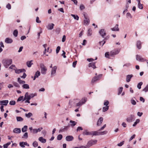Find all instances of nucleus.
Returning <instances> with one entry per match:
<instances>
[{"label":"nucleus","instance_id":"nucleus-1","mask_svg":"<svg viewBox=\"0 0 148 148\" xmlns=\"http://www.w3.org/2000/svg\"><path fill=\"white\" fill-rule=\"evenodd\" d=\"M12 62V60L11 59L5 58L3 59L2 61L3 64L6 68H8Z\"/></svg>","mask_w":148,"mask_h":148},{"label":"nucleus","instance_id":"nucleus-2","mask_svg":"<svg viewBox=\"0 0 148 148\" xmlns=\"http://www.w3.org/2000/svg\"><path fill=\"white\" fill-rule=\"evenodd\" d=\"M96 131L88 132L87 130H85L83 132V134L85 135L96 136Z\"/></svg>","mask_w":148,"mask_h":148},{"label":"nucleus","instance_id":"nucleus-3","mask_svg":"<svg viewBox=\"0 0 148 148\" xmlns=\"http://www.w3.org/2000/svg\"><path fill=\"white\" fill-rule=\"evenodd\" d=\"M83 14L84 18V24L85 25H88L89 24L90 21L89 18H88L87 15L85 12H83Z\"/></svg>","mask_w":148,"mask_h":148},{"label":"nucleus","instance_id":"nucleus-4","mask_svg":"<svg viewBox=\"0 0 148 148\" xmlns=\"http://www.w3.org/2000/svg\"><path fill=\"white\" fill-rule=\"evenodd\" d=\"M40 67L41 69V72L42 74H45L46 73L47 69L43 63L40 64Z\"/></svg>","mask_w":148,"mask_h":148},{"label":"nucleus","instance_id":"nucleus-5","mask_svg":"<svg viewBox=\"0 0 148 148\" xmlns=\"http://www.w3.org/2000/svg\"><path fill=\"white\" fill-rule=\"evenodd\" d=\"M120 50L118 49H115L110 51V56L114 57L115 55L118 54L120 52Z\"/></svg>","mask_w":148,"mask_h":148},{"label":"nucleus","instance_id":"nucleus-6","mask_svg":"<svg viewBox=\"0 0 148 148\" xmlns=\"http://www.w3.org/2000/svg\"><path fill=\"white\" fill-rule=\"evenodd\" d=\"M135 119L134 116L133 114H131L130 116L127 118L126 121L128 122H131L134 121Z\"/></svg>","mask_w":148,"mask_h":148},{"label":"nucleus","instance_id":"nucleus-7","mask_svg":"<svg viewBox=\"0 0 148 148\" xmlns=\"http://www.w3.org/2000/svg\"><path fill=\"white\" fill-rule=\"evenodd\" d=\"M87 101V99L86 98L82 99L79 102L77 103L76 105L77 106H81L82 104H84Z\"/></svg>","mask_w":148,"mask_h":148},{"label":"nucleus","instance_id":"nucleus-8","mask_svg":"<svg viewBox=\"0 0 148 148\" xmlns=\"http://www.w3.org/2000/svg\"><path fill=\"white\" fill-rule=\"evenodd\" d=\"M99 33L100 35L103 38H104L105 36L106 35V31L105 29H103L100 30L99 31Z\"/></svg>","mask_w":148,"mask_h":148},{"label":"nucleus","instance_id":"nucleus-9","mask_svg":"<svg viewBox=\"0 0 148 148\" xmlns=\"http://www.w3.org/2000/svg\"><path fill=\"white\" fill-rule=\"evenodd\" d=\"M97 142V140H91L89 141L87 143V145L89 147L91 146L92 145L96 144Z\"/></svg>","mask_w":148,"mask_h":148},{"label":"nucleus","instance_id":"nucleus-10","mask_svg":"<svg viewBox=\"0 0 148 148\" xmlns=\"http://www.w3.org/2000/svg\"><path fill=\"white\" fill-rule=\"evenodd\" d=\"M70 126L69 125H67L64 126V127L61 128L59 130V132L61 133L64 132L65 131H67L68 129L69 128Z\"/></svg>","mask_w":148,"mask_h":148},{"label":"nucleus","instance_id":"nucleus-11","mask_svg":"<svg viewBox=\"0 0 148 148\" xmlns=\"http://www.w3.org/2000/svg\"><path fill=\"white\" fill-rule=\"evenodd\" d=\"M136 59L137 60L141 62H144L146 61V59L143 58L141 56L138 55L136 56Z\"/></svg>","mask_w":148,"mask_h":148},{"label":"nucleus","instance_id":"nucleus-12","mask_svg":"<svg viewBox=\"0 0 148 148\" xmlns=\"http://www.w3.org/2000/svg\"><path fill=\"white\" fill-rule=\"evenodd\" d=\"M108 133L107 131H104L102 132H99L96 131V136L102 135L106 134Z\"/></svg>","mask_w":148,"mask_h":148},{"label":"nucleus","instance_id":"nucleus-13","mask_svg":"<svg viewBox=\"0 0 148 148\" xmlns=\"http://www.w3.org/2000/svg\"><path fill=\"white\" fill-rule=\"evenodd\" d=\"M57 67L56 66H54L52 69L51 71V75L53 76L56 73Z\"/></svg>","mask_w":148,"mask_h":148},{"label":"nucleus","instance_id":"nucleus-14","mask_svg":"<svg viewBox=\"0 0 148 148\" xmlns=\"http://www.w3.org/2000/svg\"><path fill=\"white\" fill-rule=\"evenodd\" d=\"M15 70V73L17 74H19L20 73L23 72H25L26 71V70L25 69H16Z\"/></svg>","mask_w":148,"mask_h":148},{"label":"nucleus","instance_id":"nucleus-15","mask_svg":"<svg viewBox=\"0 0 148 148\" xmlns=\"http://www.w3.org/2000/svg\"><path fill=\"white\" fill-rule=\"evenodd\" d=\"M73 137L72 136H68L66 137V140L68 141H71L73 140Z\"/></svg>","mask_w":148,"mask_h":148},{"label":"nucleus","instance_id":"nucleus-16","mask_svg":"<svg viewBox=\"0 0 148 148\" xmlns=\"http://www.w3.org/2000/svg\"><path fill=\"white\" fill-rule=\"evenodd\" d=\"M133 76V75H127L126 78V81L127 82H129L131 78Z\"/></svg>","mask_w":148,"mask_h":148},{"label":"nucleus","instance_id":"nucleus-17","mask_svg":"<svg viewBox=\"0 0 148 148\" xmlns=\"http://www.w3.org/2000/svg\"><path fill=\"white\" fill-rule=\"evenodd\" d=\"M101 75H99L98 76H95L92 79V82L94 83L99 79V77L101 76Z\"/></svg>","mask_w":148,"mask_h":148},{"label":"nucleus","instance_id":"nucleus-18","mask_svg":"<svg viewBox=\"0 0 148 148\" xmlns=\"http://www.w3.org/2000/svg\"><path fill=\"white\" fill-rule=\"evenodd\" d=\"M5 41L6 43H11L13 42L12 40L9 38H6Z\"/></svg>","mask_w":148,"mask_h":148},{"label":"nucleus","instance_id":"nucleus-19","mask_svg":"<svg viewBox=\"0 0 148 148\" xmlns=\"http://www.w3.org/2000/svg\"><path fill=\"white\" fill-rule=\"evenodd\" d=\"M26 99H30V96L28 92H26L25 93L23 101L26 100Z\"/></svg>","mask_w":148,"mask_h":148},{"label":"nucleus","instance_id":"nucleus-20","mask_svg":"<svg viewBox=\"0 0 148 148\" xmlns=\"http://www.w3.org/2000/svg\"><path fill=\"white\" fill-rule=\"evenodd\" d=\"M40 75V72L39 71H37L35 73L33 80H34L36 78L38 77Z\"/></svg>","mask_w":148,"mask_h":148},{"label":"nucleus","instance_id":"nucleus-21","mask_svg":"<svg viewBox=\"0 0 148 148\" xmlns=\"http://www.w3.org/2000/svg\"><path fill=\"white\" fill-rule=\"evenodd\" d=\"M119 25L116 24L115 26L113 28L111 29L112 31H119V29L118 27Z\"/></svg>","mask_w":148,"mask_h":148},{"label":"nucleus","instance_id":"nucleus-22","mask_svg":"<svg viewBox=\"0 0 148 148\" xmlns=\"http://www.w3.org/2000/svg\"><path fill=\"white\" fill-rule=\"evenodd\" d=\"M13 132L15 133H20L21 132V130L20 128H15L14 129Z\"/></svg>","mask_w":148,"mask_h":148},{"label":"nucleus","instance_id":"nucleus-23","mask_svg":"<svg viewBox=\"0 0 148 148\" xmlns=\"http://www.w3.org/2000/svg\"><path fill=\"white\" fill-rule=\"evenodd\" d=\"M103 118H102V117H100L99 119L97 122V125H101V123H102V122L103 121Z\"/></svg>","mask_w":148,"mask_h":148},{"label":"nucleus","instance_id":"nucleus-24","mask_svg":"<svg viewBox=\"0 0 148 148\" xmlns=\"http://www.w3.org/2000/svg\"><path fill=\"white\" fill-rule=\"evenodd\" d=\"M8 103V100H5L0 101V103L3 105L6 106Z\"/></svg>","mask_w":148,"mask_h":148},{"label":"nucleus","instance_id":"nucleus-25","mask_svg":"<svg viewBox=\"0 0 148 148\" xmlns=\"http://www.w3.org/2000/svg\"><path fill=\"white\" fill-rule=\"evenodd\" d=\"M88 66L89 67H92L94 69L96 68L95 63L93 62L90 63L88 65Z\"/></svg>","mask_w":148,"mask_h":148},{"label":"nucleus","instance_id":"nucleus-26","mask_svg":"<svg viewBox=\"0 0 148 148\" xmlns=\"http://www.w3.org/2000/svg\"><path fill=\"white\" fill-rule=\"evenodd\" d=\"M138 8L140 9H142L143 8V5L141 4L140 0L138 1Z\"/></svg>","mask_w":148,"mask_h":148},{"label":"nucleus","instance_id":"nucleus-27","mask_svg":"<svg viewBox=\"0 0 148 148\" xmlns=\"http://www.w3.org/2000/svg\"><path fill=\"white\" fill-rule=\"evenodd\" d=\"M136 46L137 48L140 49L141 47V42L140 41L138 40L137 41L136 43Z\"/></svg>","mask_w":148,"mask_h":148},{"label":"nucleus","instance_id":"nucleus-28","mask_svg":"<svg viewBox=\"0 0 148 148\" xmlns=\"http://www.w3.org/2000/svg\"><path fill=\"white\" fill-rule=\"evenodd\" d=\"M38 140L39 141L43 143H46V139L43 138L42 137H40L38 138Z\"/></svg>","mask_w":148,"mask_h":148},{"label":"nucleus","instance_id":"nucleus-29","mask_svg":"<svg viewBox=\"0 0 148 148\" xmlns=\"http://www.w3.org/2000/svg\"><path fill=\"white\" fill-rule=\"evenodd\" d=\"M54 25L53 23L49 24L47 28L48 29L51 30L53 29Z\"/></svg>","mask_w":148,"mask_h":148},{"label":"nucleus","instance_id":"nucleus-30","mask_svg":"<svg viewBox=\"0 0 148 148\" xmlns=\"http://www.w3.org/2000/svg\"><path fill=\"white\" fill-rule=\"evenodd\" d=\"M22 87L23 89H28L29 88V85L27 84H24L22 86Z\"/></svg>","mask_w":148,"mask_h":148},{"label":"nucleus","instance_id":"nucleus-31","mask_svg":"<svg viewBox=\"0 0 148 148\" xmlns=\"http://www.w3.org/2000/svg\"><path fill=\"white\" fill-rule=\"evenodd\" d=\"M27 125H25L22 129V131L23 132H25L27 131Z\"/></svg>","mask_w":148,"mask_h":148},{"label":"nucleus","instance_id":"nucleus-32","mask_svg":"<svg viewBox=\"0 0 148 148\" xmlns=\"http://www.w3.org/2000/svg\"><path fill=\"white\" fill-rule=\"evenodd\" d=\"M32 61V60H31L30 61H28L27 62L26 64L28 67H31L32 65L33 64V63H31V62Z\"/></svg>","mask_w":148,"mask_h":148},{"label":"nucleus","instance_id":"nucleus-33","mask_svg":"<svg viewBox=\"0 0 148 148\" xmlns=\"http://www.w3.org/2000/svg\"><path fill=\"white\" fill-rule=\"evenodd\" d=\"M18 81L21 84H25V81L21 80L20 78H18Z\"/></svg>","mask_w":148,"mask_h":148},{"label":"nucleus","instance_id":"nucleus-34","mask_svg":"<svg viewBox=\"0 0 148 148\" xmlns=\"http://www.w3.org/2000/svg\"><path fill=\"white\" fill-rule=\"evenodd\" d=\"M109 108V106H105L103 108L102 111L103 112H105L107 111Z\"/></svg>","mask_w":148,"mask_h":148},{"label":"nucleus","instance_id":"nucleus-35","mask_svg":"<svg viewBox=\"0 0 148 148\" xmlns=\"http://www.w3.org/2000/svg\"><path fill=\"white\" fill-rule=\"evenodd\" d=\"M105 57L106 58H110V57H111L110 56V53L108 52H106L105 53Z\"/></svg>","mask_w":148,"mask_h":148},{"label":"nucleus","instance_id":"nucleus-36","mask_svg":"<svg viewBox=\"0 0 148 148\" xmlns=\"http://www.w3.org/2000/svg\"><path fill=\"white\" fill-rule=\"evenodd\" d=\"M16 118L18 121H22L23 120V119L20 116H17Z\"/></svg>","mask_w":148,"mask_h":148},{"label":"nucleus","instance_id":"nucleus-37","mask_svg":"<svg viewBox=\"0 0 148 148\" xmlns=\"http://www.w3.org/2000/svg\"><path fill=\"white\" fill-rule=\"evenodd\" d=\"M70 123H72L71 124V125L72 127H74L75 126L76 124V122L75 121H73L72 120H71L70 121Z\"/></svg>","mask_w":148,"mask_h":148},{"label":"nucleus","instance_id":"nucleus-38","mask_svg":"<svg viewBox=\"0 0 148 148\" xmlns=\"http://www.w3.org/2000/svg\"><path fill=\"white\" fill-rule=\"evenodd\" d=\"M140 120L139 119H137L136 120V121L134 122V124L133 125V126L134 127L140 122Z\"/></svg>","mask_w":148,"mask_h":148},{"label":"nucleus","instance_id":"nucleus-39","mask_svg":"<svg viewBox=\"0 0 148 148\" xmlns=\"http://www.w3.org/2000/svg\"><path fill=\"white\" fill-rule=\"evenodd\" d=\"M25 116L28 118H30L31 116H32V113L29 112L28 114H25Z\"/></svg>","mask_w":148,"mask_h":148},{"label":"nucleus","instance_id":"nucleus-40","mask_svg":"<svg viewBox=\"0 0 148 148\" xmlns=\"http://www.w3.org/2000/svg\"><path fill=\"white\" fill-rule=\"evenodd\" d=\"M13 34L15 37H17L18 34V31L16 29L13 32Z\"/></svg>","mask_w":148,"mask_h":148},{"label":"nucleus","instance_id":"nucleus-41","mask_svg":"<svg viewBox=\"0 0 148 148\" xmlns=\"http://www.w3.org/2000/svg\"><path fill=\"white\" fill-rule=\"evenodd\" d=\"M143 84V83L142 82H140L137 85V87L139 89H140L141 88V86Z\"/></svg>","mask_w":148,"mask_h":148},{"label":"nucleus","instance_id":"nucleus-42","mask_svg":"<svg viewBox=\"0 0 148 148\" xmlns=\"http://www.w3.org/2000/svg\"><path fill=\"white\" fill-rule=\"evenodd\" d=\"M91 32L92 30L90 28L88 29V31L87 32L88 36H90L92 35Z\"/></svg>","mask_w":148,"mask_h":148},{"label":"nucleus","instance_id":"nucleus-43","mask_svg":"<svg viewBox=\"0 0 148 148\" xmlns=\"http://www.w3.org/2000/svg\"><path fill=\"white\" fill-rule=\"evenodd\" d=\"M71 16L74 18V19H76L77 20H79V17L77 15H75V14H72Z\"/></svg>","mask_w":148,"mask_h":148},{"label":"nucleus","instance_id":"nucleus-44","mask_svg":"<svg viewBox=\"0 0 148 148\" xmlns=\"http://www.w3.org/2000/svg\"><path fill=\"white\" fill-rule=\"evenodd\" d=\"M28 137V134L27 132H25L24 133L22 137V138H27Z\"/></svg>","mask_w":148,"mask_h":148},{"label":"nucleus","instance_id":"nucleus-45","mask_svg":"<svg viewBox=\"0 0 148 148\" xmlns=\"http://www.w3.org/2000/svg\"><path fill=\"white\" fill-rule=\"evenodd\" d=\"M62 138V136L61 134L58 135L57 137V139L58 140H60Z\"/></svg>","mask_w":148,"mask_h":148},{"label":"nucleus","instance_id":"nucleus-46","mask_svg":"<svg viewBox=\"0 0 148 148\" xmlns=\"http://www.w3.org/2000/svg\"><path fill=\"white\" fill-rule=\"evenodd\" d=\"M21 144H23V145H24V146L25 145H27L28 146H29V144H28L26 142H20L19 143V145H21Z\"/></svg>","mask_w":148,"mask_h":148},{"label":"nucleus","instance_id":"nucleus-47","mask_svg":"<svg viewBox=\"0 0 148 148\" xmlns=\"http://www.w3.org/2000/svg\"><path fill=\"white\" fill-rule=\"evenodd\" d=\"M33 146L36 147L38 146V143L37 141H34L33 143Z\"/></svg>","mask_w":148,"mask_h":148},{"label":"nucleus","instance_id":"nucleus-48","mask_svg":"<svg viewBox=\"0 0 148 148\" xmlns=\"http://www.w3.org/2000/svg\"><path fill=\"white\" fill-rule=\"evenodd\" d=\"M123 89V87H120L119 88V90H118V91H119V92L118 93V95H119L121 93V92L122 91Z\"/></svg>","mask_w":148,"mask_h":148},{"label":"nucleus","instance_id":"nucleus-49","mask_svg":"<svg viewBox=\"0 0 148 148\" xmlns=\"http://www.w3.org/2000/svg\"><path fill=\"white\" fill-rule=\"evenodd\" d=\"M143 91L146 92L148 91V84L145 87L143 90Z\"/></svg>","mask_w":148,"mask_h":148},{"label":"nucleus","instance_id":"nucleus-50","mask_svg":"<svg viewBox=\"0 0 148 148\" xmlns=\"http://www.w3.org/2000/svg\"><path fill=\"white\" fill-rule=\"evenodd\" d=\"M126 16L127 18H132V16L131 14L129 12L127 13L126 14Z\"/></svg>","mask_w":148,"mask_h":148},{"label":"nucleus","instance_id":"nucleus-51","mask_svg":"<svg viewBox=\"0 0 148 148\" xmlns=\"http://www.w3.org/2000/svg\"><path fill=\"white\" fill-rule=\"evenodd\" d=\"M23 99H23V96H20L17 99V101H20L22 100H23Z\"/></svg>","mask_w":148,"mask_h":148},{"label":"nucleus","instance_id":"nucleus-52","mask_svg":"<svg viewBox=\"0 0 148 148\" xmlns=\"http://www.w3.org/2000/svg\"><path fill=\"white\" fill-rule=\"evenodd\" d=\"M16 102L14 101H11L10 102L9 104L11 105H15Z\"/></svg>","mask_w":148,"mask_h":148},{"label":"nucleus","instance_id":"nucleus-53","mask_svg":"<svg viewBox=\"0 0 148 148\" xmlns=\"http://www.w3.org/2000/svg\"><path fill=\"white\" fill-rule=\"evenodd\" d=\"M13 84L14 85V86L16 87H20V85H19L17 82H14L13 83Z\"/></svg>","mask_w":148,"mask_h":148},{"label":"nucleus","instance_id":"nucleus-54","mask_svg":"<svg viewBox=\"0 0 148 148\" xmlns=\"http://www.w3.org/2000/svg\"><path fill=\"white\" fill-rule=\"evenodd\" d=\"M124 141H123L122 142H121L120 143L118 144L117 145L119 147H121L122 146L124 143Z\"/></svg>","mask_w":148,"mask_h":148},{"label":"nucleus","instance_id":"nucleus-55","mask_svg":"<svg viewBox=\"0 0 148 148\" xmlns=\"http://www.w3.org/2000/svg\"><path fill=\"white\" fill-rule=\"evenodd\" d=\"M131 103L133 105H135L136 104V101L133 99H131Z\"/></svg>","mask_w":148,"mask_h":148},{"label":"nucleus","instance_id":"nucleus-56","mask_svg":"<svg viewBox=\"0 0 148 148\" xmlns=\"http://www.w3.org/2000/svg\"><path fill=\"white\" fill-rule=\"evenodd\" d=\"M79 8H80V9L81 10H83L85 8V6H84V5L83 4H82L80 5V6Z\"/></svg>","mask_w":148,"mask_h":148},{"label":"nucleus","instance_id":"nucleus-57","mask_svg":"<svg viewBox=\"0 0 148 148\" xmlns=\"http://www.w3.org/2000/svg\"><path fill=\"white\" fill-rule=\"evenodd\" d=\"M109 104V102L108 101H105L104 104L105 106H108V105Z\"/></svg>","mask_w":148,"mask_h":148},{"label":"nucleus","instance_id":"nucleus-58","mask_svg":"<svg viewBox=\"0 0 148 148\" xmlns=\"http://www.w3.org/2000/svg\"><path fill=\"white\" fill-rule=\"evenodd\" d=\"M60 49V46H58L57 47L56 49V53H58Z\"/></svg>","mask_w":148,"mask_h":148},{"label":"nucleus","instance_id":"nucleus-59","mask_svg":"<svg viewBox=\"0 0 148 148\" xmlns=\"http://www.w3.org/2000/svg\"><path fill=\"white\" fill-rule=\"evenodd\" d=\"M36 21L38 23H40L41 22V21L39 20V18L38 16L36 17Z\"/></svg>","mask_w":148,"mask_h":148},{"label":"nucleus","instance_id":"nucleus-60","mask_svg":"<svg viewBox=\"0 0 148 148\" xmlns=\"http://www.w3.org/2000/svg\"><path fill=\"white\" fill-rule=\"evenodd\" d=\"M106 126V125L105 124L103 125V126L101 127L99 130L98 131H100L101 130H103Z\"/></svg>","mask_w":148,"mask_h":148},{"label":"nucleus","instance_id":"nucleus-61","mask_svg":"<svg viewBox=\"0 0 148 148\" xmlns=\"http://www.w3.org/2000/svg\"><path fill=\"white\" fill-rule=\"evenodd\" d=\"M106 126V125L105 124L103 125V126L101 127L99 130L98 131H100L101 130H103Z\"/></svg>","mask_w":148,"mask_h":148},{"label":"nucleus","instance_id":"nucleus-62","mask_svg":"<svg viewBox=\"0 0 148 148\" xmlns=\"http://www.w3.org/2000/svg\"><path fill=\"white\" fill-rule=\"evenodd\" d=\"M106 126V125L105 124L103 125V126L101 127L99 130L98 131H100L101 130H103Z\"/></svg>","mask_w":148,"mask_h":148},{"label":"nucleus","instance_id":"nucleus-63","mask_svg":"<svg viewBox=\"0 0 148 148\" xmlns=\"http://www.w3.org/2000/svg\"><path fill=\"white\" fill-rule=\"evenodd\" d=\"M83 130V128L79 126L78 127L77 129V131H78L80 130Z\"/></svg>","mask_w":148,"mask_h":148},{"label":"nucleus","instance_id":"nucleus-64","mask_svg":"<svg viewBox=\"0 0 148 148\" xmlns=\"http://www.w3.org/2000/svg\"><path fill=\"white\" fill-rule=\"evenodd\" d=\"M6 7L8 9H10L11 8V6L10 4L8 3Z\"/></svg>","mask_w":148,"mask_h":148}]
</instances>
